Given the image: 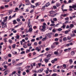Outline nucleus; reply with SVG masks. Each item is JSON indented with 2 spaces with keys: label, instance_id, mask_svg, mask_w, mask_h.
<instances>
[{
  "label": "nucleus",
  "instance_id": "31",
  "mask_svg": "<svg viewBox=\"0 0 76 76\" xmlns=\"http://www.w3.org/2000/svg\"><path fill=\"white\" fill-rule=\"evenodd\" d=\"M67 39L68 40H70V39H71V37H70V36H68L67 37Z\"/></svg>",
  "mask_w": 76,
  "mask_h": 76
},
{
  "label": "nucleus",
  "instance_id": "52",
  "mask_svg": "<svg viewBox=\"0 0 76 76\" xmlns=\"http://www.w3.org/2000/svg\"><path fill=\"white\" fill-rule=\"evenodd\" d=\"M31 7H32V8H33V9H34V8H35V6H34L33 5H31Z\"/></svg>",
  "mask_w": 76,
  "mask_h": 76
},
{
  "label": "nucleus",
  "instance_id": "35",
  "mask_svg": "<svg viewBox=\"0 0 76 76\" xmlns=\"http://www.w3.org/2000/svg\"><path fill=\"white\" fill-rule=\"evenodd\" d=\"M29 31L30 32H32V28H30L29 29Z\"/></svg>",
  "mask_w": 76,
  "mask_h": 76
},
{
  "label": "nucleus",
  "instance_id": "55",
  "mask_svg": "<svg viewBox=\"0 0 76 76\" xmlns=\"http://www.w3.org/2000/svg\"><path fill=\"white\" fill-rule=\"evenodd\" d=\"M23 75H24V76H25V75H26V72H24L23 73Z\"/></svg>",
  "mask_w": 76,
  "mask_h": 76
},
{
  "label": "nucleus",
  "instance_id": "45",
  "mask_svg": "<svg viewBox=\"0 0 76 76\" xmlns=\"http://www.w3.org/2000/svg\"><path fill=\"white\" fill-rule=\"evenodd\" d=\"M64 52H67V51H68L67 49H66L64 50Z\"/></svg>",
  "mask_w": 76,
  "mask_h": 76
},
{
  "label": "nucleus",
  "instance_id": "63",
  "mask_svg": "<svg viewBox=\"0 0 76 76\" xmlns=\"http://www.w3.org/2000/svg\"><path fill=\"white\" fill-rule=\"evenodd\" d=\"M37 74L36 73H34L33 74V75H32V76H37Z\"/></svg>",
  "mask_w": 76,
  "mask_h": 76
},
{
  "label": "nucleus",
  "instance_id": "26",
  "mask_svg": "<svg viewBox=\"0 0 76 76\" xmlns=\"http://www.w3.org/2000/svg\"><path fill=\"white\" fill-rule=\"evenodd\" d=\"M7 64V61L4 62L2 64V65L4 66V65H5V64Z\"/></svg>",
  "mask_w": 76,
  "mask_h": 76
},
{
  "label": "nucleus",
  "instance_id": "34",
  "mask_svg": "<svg viewBox=\"0 0 76 76\" xmlns=\"http://www.w3.org/2000/svg\"><path fill=\"white\" fill-rule=\"evenodd\" d=\"M25 51H23L21 52L20 54H25Z\"/></svg>",
  "mask_w": 76,
  "mask_h": 76
},
{
  "label": "nucleus",
  "instance_id": "16",
  "mask_svg": "<svg viewBox=\"0 0 76 76\" xmlns=\"http://www.w3.org/2000/svg\"><path fill=\"white\" fill-rule=\"evenodd\" d=\"M51 54H49L47 56V58H48L49 57H51Z\"/></svg>",
  "mask_w": 76,
  "mask_h": 76
},
{
  "label": "nucleus",
  "instance_id": "24",
  "mask_svg": "<svg viewBox=\"0 0 76 76\" xmlns=\"http://www.w3.org/2000/svg\"><path fill=\"white\" fill-rule=\"evenodd\" d=\"M31 51V50H27L26 51V53H28V52H30Z\"/></svg>",
  "mask_w": 76,
  "mask_h": 76
},
{
  "label": "nucleus",
  "instance_id": "33",
  "mask_svg": "<svg viewBox=\"0 0 76 76\" xmlns=\"http://www.w3.org/2000/svg\"><path fill=\"white\" fill-rule=\"evenodd\" d=\"M16 46V44H14L12 46V47L13 48H15L16 47H15Z\"/></svg>",
  "mask_w": 76,
  "mask_h": 76
},
{
  "label": "nucleus",
  "instance_id": "21",
  "mask_svg": "<svg viewBox=\"0 0 76 76\" xmlns=\"http://www.w3.org/2000/svg\"><path fill=\"white\" fill-rule=\"evenodd\" d=\"M57 30L58 31H62L63 29H62L61 28H59L58 29H57Z\"/></svg>",
  "mask_w": 76,
  "mask_h": 76
},
{
  "label": "nucleus",
  "instance_id": "51",
  "mask_svg": "<svg viewBox=\"0 0 76 76\" xmlns=\"http://www.w3.org/2000/svg\"><path fill=\"white\" fill-rule=\"evenodd\" d=\"M54 54L56 55V54H58V52H57L56 51H55L54 53Z\"/></svg>",
  "mask_w": 76,
  "mask_h": 76
},
{
  "label": "nucleus",
  "instance_id": "29",
  "mask_svg": "<svg viewBox=\"0 0 76 76\" xmlns=\"http://www.w3.org/2000/svg\"><path fill=\"white\" fill-rule=\"evenodd\" d=\"M53 45H55L56 44V45H58V42H54V43H53Z\"/></svg>",
  "mask_w": 76,
  "mask_h": 76
},
{
  "label": "nucleus",
  "instance_id": "46",
  "mask_svg": "<svg viewBox=\"0 0 76 76\" xmlns=\"http://www.w3.org/2000/svg\"><path fill=\"white\" fill-rule=\"evenodd\" d=\"M60 25V23H58L56 25H55V26L57 27H58V25Z\"/></svg>",
  "mask_w": 76,
  "mask_h": 76
},
{
  "label": "nucleus",
  "instance_id": "5",
  "mask_svg": "<svg viewBox=\"0 0 76 76\" xmlns=\"http://www.w3.org/2000/svg\"><path fill=\"white\" fill-rule=\"evenodd\" d=\"M25 1L26 2V5H29L30 2H29V0H26Z\"/></svg>",
  "mask_w": 76,
  "mask_h": 76
},
{
  "label": "nucleus",
  "instance_id": "27",
  "mask_svg": "<svg viewBox=\"0 0 76 76\" xmlns=\"http://www.w3.org/2000/svg\"><path fill=\"white\" fill-rule=\"evenodd\" d=\"M55 25V24L54 23H52L50 25V26H54Z\"/></svg>",
  "mask_w": 76,
  "mask_h": 76
},
{
  "label": "nucleus",
  "instance_id": "32",
  "mask_svg": "<svg viewBox=\"0 0 76 76\" xmlns=\"http://www.w3.org/2000/svg\"><path fill=\"white\" fill-rule=\"evenodd\" d=\"M51 48H54V45H53H53H51Z\"/></svg>",
  "mask_w": 76,
  "mask_h": 76
},
{
  "label": "nucleus",
  "instance_id": "10",
  "mask_svg": "<svg viewBox=\"0 0 76 76\" xmlns=\"http://www.w3.org/2000/svg\"><path fill=\"white\" fill-rule=\"evenodd\" d=\"M50 14H54V13H55V11H50L49 12Z\"/></svg>",
  "mask_w": 76,
  "mask_h": 76
},
{
  "label": "nucleus",
  "instance_id": "49",
  "mask_svg": "<svg viewBox=\"0 0 76 76\" xmlns=\"http://www.w3.org/2000/svg\"><path fill=\"white\" fill-rule=\"evenodd\" d=\"M17 20L18 22H20V19H17Z\"/></svg>",
  "mask_w": 76,
  "mask_h": 76
},
{
  "label": "nucleus",
  "instance_id": "11",
  "mask_svg": "<svg viewBox=\"0 0 76 76\" xmlns=\"http://www.w3.org/2000/svg\"><path fill=\"white\" fill-rule=\"evenodd\" d=\"M74 27V25L73 24H71L69 25V27L71 28H73Z\"/></svg>",
  "mask_w": 76,
  "mask_h": 76
},
{
  "label": "nucleus",
  "instance_id": "48",
  "mask_svg": "<svg viewBox=\"0 0 76 76\" xmlns=\"http://www.w3.org/2000/svg\"><path fill=\"white\" fill-rule=\"evenodd\" d=\"M36 6H39V4L38 3H36Z\"/></svg>",
  "mask_w": 76,
  "mask_h": 76
},
{
  "label": "nucleus",
  "instance_id": "19",
  "mask_svg": "<svg viewBox=\"0 0 76 76\" xmlns=\"http://www.w3.org/2000/svg\"><path fill=\"white\" fill-rule=\"evenodd\" d=\"M56 6L57 7H59V6H60V4L58 3H57L56 5Z\"/></svg>",
  "mask_w": 76,
  "mask_h": 76
},
{
  "label": "nucleus",
  "instance_id": "39",
  "mask_svg": "<svg viewBox=\"0 0 76 76\" xmlns=\"http://www.w3.org/2000/svg\"><path fill=\"white\" fill-rule=\"evenodd\" d=\"M16 13H15L14 14V15L12 16V18L15 17V16H16Z\"/></svg>",
  "mask_w": 76,
  "mask_h": 76
},
{
  "label": "nucleus",
  "instance_id": "9",
  "mask_svg": "<svg viewBox=\"0 0 76 76\" xmlns=\"http://www.w3.org/2000/svg\"><path fill=\"white\" fill-rule=\"evenodd\" d=\"M43 70H44V69L42 68L40 69H39L38 70V72H39V73H41L42 72V71H43Z\"/></svg>",
  "mask_w": 76,
  "mask_h": 76
},
{
  "label": "nucleus",
  "instance_id": "62",
  "mask_svg": "<svg viewBox=\"0 0 76 76\" xmlns=\"http://www.w3.org/2000/svg\"><path fill=\"white\" fill-rule=\"evenodd\" d=\"M68 32H69V31L67 30L65 31V34H68Z\"/></svg>",
  "mask_w": 76,
  "mask_h": 76
},
{
  "label": "nucleus",
  "instance_id": "3",
  "mask_svg": "<svg viewBox=\"0 0 76 76\" xmlns=\"http://www.w3.org/2000/svg\"><path fill=\"white\" fill-rule=\"evenodd\" d=\"M41 48L40 47H37L35 48V50H36V51H37L38 52L40 51H41Z\"/></svg>",
  "mask_w": 76,
  "mask_h": 76
},
{
  "label": "nucleus",
  "instance_id": "17",
  "mask_svg": "<svg viewBox=\"0 0 76 76\" xmlns=\"http://www.w3.org/2000/svg\"><path fill=\"white\" fill-rule=\"evenodd\" d=\"M71 54L72 56H73V55L75 54V52H74V51H72L71 52Z\"/></svg>",
  "mask_w": 76,
  "mask_h": 76
},
{
  "label": "nucleus",
  "instance_id": "20",
  "mask_svg": "<svg viewBox=\"0 0 76 76\" xmlns=\"http://www.w3.org/2000/svg\"><path fill=\"white\" fill-rule=\"evenodd\" d=\"M4 9V6H1L0 7V9Z\"/></svg>",
  "mask_w": 76,
  "mask_h": 76
},
{
  "label": "nucleus",
  "instance_id": "60",
  "mask_svg": "<svg viewBox=\"0 0 76 76\" xmlns=\"http://www.w3.org/2000/svg\"><path fill=\"white\" fill-rule=\"evenodd\" d=\"M18 26H19V24H18V25H17L16 26H15L14 28H18Z\"/></svg>",
  "mask_w": 76,
  "mask_h": 76
},
{
  "label": "nucleus",
  "instance_id": "50",
  "mask_svg": "<svg viewBox=\"0 0 76 76\" xmlns=\"http://www.w3.org/2000/svg\"><path fill=\"white\" fill-rule=\"evenodd\" d=\"M37 44H38L37 43V42H35L34 43V45H37Z\"/></svg>",
  "mask_w": 76,
  "mask_h": 76
},
{
  "label": "nucleus",
  "instance_id": "38",
  "mask_svg": "<svg viewBox=\"0 0 76 76\" xmlns=\"http://www.w3.org/2000/svg\"><path fill=\"white\" fill-rule=\"evenodd\" d=\"M12 12H13V11H12V10L10 11L9 12V15H10V14H11V13H12Z\"/></svg>",
  "mask_w": 76,
  "mask_h": 76
},
{
  "label": "nucleus",
  "instance_id": "25",
  "mask_svg": "<svg viewBox=\"0 0 76 76\" xmlns=\"http://www.w3.org/2000/svg\"><path fill=\"white\" fill-rule=\"evenodd\" d=\"M53 20L54 21H55V22L57 20V19L56 18H53Z\"/></svg>",
  "mask_w": 76,
  "mask_h": 76
},
{
  "label": "nucleus",
  "instance_id": "13",
  "mask_svg": "<svg viewBox=\"0 0 76 76\" xmlns=\"http://www.w3.org/2000/svg\"><path fill=\"white\" fill-rule=\"evenodd\" d=\"M47 36H45V38H43L42 39L43 41H45L47 39Z\"/></svg>",
  "mask_w": 76,
  "mask_h": 76
},
{
  "label": "nucleus",
  "instance_id": "40",
  "mask_svg": "<svg viewBox=\"0 0 76 76\" xmlns=\"http://www.w3.org/2000/svg\"><path fill=\"white\" fill-rule=\"evenodd\" d=\"M63 27V29H64L65 28V27H66V26H65V25H64L62 27H61V28Z\"/></svg>",
  "mask_w": 76,
  "mask_h": 76
},
{
  "label": "nucleus",
  "instance_id": "18",
  "mask_svg": "<svg viewBox=\"0 0 76 76\" xmlns=\"http://www.w3.org/2000/svg\"><path fill=\"white\" fill-rule=\"evenodd\" d=\"M75 8H76V4L72 5V8L75 9Z\"/></svg>",
  "mask_w": 76,
  "mask_h": 76
},
{
  "label": "nucleus",
  "instance_id": "59",
  "mask_svg": "<svg viewBox=\"0 0 76 76\" xmlns=\"http://www.w3.org/2000/svg\"><path fill=\"white\" fill-rule=\"evenodd\" d=\"M27 45L28 46V47H29V46H31V44L30 43H28L27 44Z\"/></svg>",
  "mask_w": 76,
  "mask_h": 76
},
{
  "label": "nucleus",
  "instance_id": "14",
  "mask_svg": "<svg viewBox=\"0 0 76 76\" xmlns=\"http://www.w3.org/2000/svg\"><path fill=\"white\" fill-rule=\"evenodd\" d=\"M67 39L66 37H65L63 38V41H67Z\"/></svg>",
  "mask_w": 76,
  "mask_h": 76
},
{
  "label": "nucleus",
  "instance_id": "22",
  "mask_svg": "<svg viewBox=\"0 0 76 76\" xmlns=\"http://www.w3.org/2000/svg\"><path fill=\"white\" fill-rule=\"evenodd\" d=\"M10 72V71L9 70H7L4 72V73H7V72Z\"/></svg>",
  "mask_w": 76,
  "mask_h": 76
},
{
  "label": "nucleus",
  "instance_id": "53",
  "mask_svg": "<svg viewBox=\"0 0 76 76\" xmlns=\"http://www.w3.org/2000/svg\"><path fill=\"white\" fill-rule=\"evenodd\" d=\"M56 30L54 29H53V30H52V32H56Z\"/></svg>",
  "mask_w": 76,
  "mask_h": 76
},
{
  "label": "nucleus",
  "instance_id": "1",
  "mask_svg": "<svg viewBox=\"0 0 76 76\" xmlns=\"http://www.w3.org/2000/svg\"><path fill=\"white\" fill-rule=\"evenodd\" d=\"M46 27L45 26H40L39 27V29L40 31H42L43 32H45V28Z\"/></svg>",
  "mask_w": 76,
  "mask_h": 76
},
{
  "label": "nucleus",
  "instance_id": "8",
  "mask_svg": "<svg viewBox=\"0 0 76 76\" xmlns=\"http://www.w3.org/2000/svg\"><path fill=\"white\" fill-rule=\"evenodd\" d=\"M47 58L45 59V61L46 63L48 62L49 61V60L50 59V58H48V59H46Z\"/></svg>",
  "mask_w": 76,
  "mask_h": 76
},
{
  "label": "nucleus",
  "instance_id": "12",
  "mask_svg": "<svg viewBox=\"0 0 76 76\" xmlns=\"http://www.w3.org/2000/svg\"><path fill=\"white\" fill-rule=\"evenodd\" d=\"M17 23V22H16V20H13V24L14 25H15V24H16Z\"/></svg>",
  "mask_w": 76,
  "mask_h": 76
},
{
  "label": "nucleus",
  "instance_id": "54",
  "mask_svg": "<svg viewBox=\"0 0 76 76\" xmlns=\"http://www.w3.org/2000/svg\"><path fill=\"white\" fill-rule=\"evenodd\" d=\"M69 20H67L65 22V23H69Z\"/></svg>",
  "mask_w": 76,
  "mask_h": 76
},
{
  "label": "nucleus",
  "instance_id": "28",
  "mask_svg": "<svg viewBox=\"0 0 76 76\" xmlns=\"http://www.w3.org/2000/svg\"><path fill=\"white\" fill-rule=\"evenodd\" d=\"M7 38L4 39V41L5 42H7Z\"/></svg>",
  "mask_w": 76,
  "mask_h": 76
},
{
  "label": "nucleus",
  "instance_id": "44",
  "mask_svg": "<svg viewBox=\"0 0 76 76\" xmlns=\"http://www.w3.org/2000/svg\"><path fill=\"white\" fill-rule=\"evenodd\" d=\"M57 75L56 74H53L52 75V76H56Z\"/></svg>",
  "mask_w": 76,
  "mask_h": 76
},
{
  "label": "nucleus",
  "instance_id": "57",
  "mask_svg": "<svg viewBox=\"0 0 76 76\" xmlns=\"http://www.w3.org/2000/svg\"><path fill=\"white\" fill-rule=\"evenodd\" d=\"M51 62L52 63H55V61H54V60H52L51 61Z\"/></svg>",
  "mask_w": 76,
  "mask_h": 76
},
{
  "label": "nucleus",
  "instance_id": "56",
  "mask_svg": "<svg viewBox=\"0 0 76 76\" xmlns=\"http://www.w3.org/2000/svg\"><path fill=\"white\" fill-rule=\"evenodd\" d=\"M31 41H32V42H34V41H35V39H32L31 40Z\"/></svg>",
  "mask_w": 76,
  "mask_h": 76
},
{
  "label": "nucleus",
  "instance_id": "2",
  "mask_svg": "<svg viewBox=\"0 0 76 76\" xmlns=\"http://www.w3.org/2000/svg\"><path fill=\"white\" fill-rule=\"evenodd\" d=\"M46 35L47 37H48L49 38H50L51 37V35H53V33H48Z\"/></svg>",
  "mask_w": 76,
  "mask_h": 76
},
{
  "label": "nucleus",
  "instance_id": "15",
  "mask_svg": "<svg viewBox=\"0 0 76 76\" xmlns=\"http://www.w3.org/2000/svg\"><path fill=\"white\" fill-rule=\"evenodd\" d=\"M47 70H46L45 73L46 74H48V71H49V68H47Z\"/></svg>",
  "mask_w": 76,
  "mask_h": 76
},
{
  "label": "nucleus",
  "instance_id": "47",
  "mask_svg": "<svg viewBox=\"0 0 76 76\" xmlns=\"http://www.w3.org/2000/svg\"><path fill=\"white\" fill-rule=\"evenodd\" d=\"M30 23H31V22L28 21V26H29Z\"/></svg>",
  "mask_w": 76,
  "mask_h": 76
},
{
  "label": "nucleus",
  "instance_id": "36",
  "mask_svg": "<svg viewBox=\"0 0 76 76\" xmlns=\"http://www.w3.org/2000/svg\"><path fill=\"white\" fill-rule=\"evenodd\" d=\"M23 47L24 48H27V45H23Z\"/></svg>",
  "mask_w": 76,
  "mask_h": 76
},
{
  "label": "nucleus",
  "instance_id": "7",
  "mask_svg": "<svg viewBox=\"0 0 76 76\" xmlns=\"http://www.w3.org/2000/svg\"><path fill=\"white\" fill-rule=\"evenodd\" d=\"M7 23H5V24L2 25V28H5V27L7 28V24H6Z\"/></svg>",
  "mask_w": 76,
  "mask_h": 76
},
{
  "label": "nucleus",
  "instance_id": "41",
  "mask_svg": "<svg viewBox=\"0 0 76 76\" xmlns=\"http://www.w3.org/2000/svg\"><path fill=\"white\" fill-rule=\"evenodd\" d=\"M19 37H20L19 35H17L16 36L17 39H19Z\"/></svg>",
  "mask_w": 76,
  "mask_h": 76
},
{
  "label": "nucleus",
  "instance_id": "42",
  "mask_svg": "<svg viewBox=\"0 0 76 76\" xmlns=\"http://www.w3.org/2000/svg\"><path fill=\"white\" fill-rule=\"evenodd\" d=\"M8 56L9 57H12V55L10 54H8Z\"/></svg>",
  "mask_w": 76,
  "mask_h": 76
},
{
  "label": "nucleus",
  "instance_id": "37",
  "mask_svg": "<svg viewBox=\"0 0 76 76\" xmlns=\"http://www.w3.org/2000/svg\"><path fill=\"white\" fill-rule=\"evenodd\" d=\"M65 20H69V17H67L64 18Z\"/></svg>",
  "mask_w": 76,
  "mask_h": 76
},
{
  "label": "nucleus",
  "instance_id": "30",
  "mask_svg": "<svg viewBox=\"0 0 76 76\" xmlns=\"http://www.w3.org/2000/svg\"><path fill=\"white\" fill-rule=\"evenodd\" d=\"M69 61L70 63H72L73 62V61L72 60V59H70Z\"/></svg>",
  "mask_w": 76,
  "mask_h": 76
},
{
  "label": "nucleus",
  "instance_id": "6",
  "mask_svg": "<svg viewBox=\"0 0 76 76\" xmlns=\"http://www.w3.org/2000/svg\"><path fill=\"white\" fill-rule=\"evenodd\" d=\"M57 15H58L57 13H56L55 14H54L53 15H51L50 14L49 15L50 16H51V17H52V18H54L55 16H56Z\"/></svg>",
  "mask_w": 76,
  "mask_h": 76
},
{
  "label": "nucleus",
  "instance_id": "64",
  "mask_svg": "<svg viewBox=\"0 0 76 76\" xmlns=\"http://www.w3.org/2000/svg\"><path fill=\"white\" fill-rule=\"evenodd\" d=\"M12 19V17L11 16H10L9 18V20H10Z\"/></svg>",
  "mask_w": 76,
  "mask_h": 76
},
{
  "label": "nucleus",
  "instance_id": "23",
  "mask_svg": "<svg viewBox=\"0 0 76 76\" xmlns=\"http://www.w3.org/2000/svg\"><path fill=\"white\" fill-rule=\"evenodd\" d=\"M16 73V72L14 71L12 72V74H10V75H13V74H15V73Z\"/></svg>",
  "mask_w": 76,
  "mask_h": 76
},
{
  "label": "nucleus",
  "instance_id": "61",
  "mask_svg": "<svg viewBox=\"0 0 76 76\" xmlns=\"http://www.w3.org/2000/svg\"><path fill=\"white\" fill-rule=\"evenodd\" d=\"M58 36V34L57 33L56 34H55V37H57V36Z\"/></svg>",
  "mask_w": 76,
  "mask_h": 76
},
{
  "label": "nucleus",
  "instance_id": "4",
  "mask_svg": "<svg viewBox=\"0 0 76 76\" xmlns=\"http://www.w3.org/2000/svg\"><path fill=\"white\" fill-rule=\"evenodd\" d=\"M68 16V14H61V16H63L64 18L65 17H67Z\"/></svg>",
  "mask_w": 76,
  "mask_h": 76
},
{
  "label": "nucleus",
  "instance_id": "43",
  "mask_svg": "<svg viewBox=\"0 0 76 76\" xmlns=\"http://www.w3.org/2000/svg\"><path fill=\"white\" fill-rule=\"evenodd\" d=\"M9 41L10 42V43H12V40H11V39H9Z\"/></svg>",
  "mask_w": 76,
  "mask_h": 76
},
{
  "label": "nucleus",
  "instance_id": "58",
  "mask_svg": "<svg viewBox=\"0 0 76 76\" xmlns=\"http://www.w3.org/2000/svg\"><path fill=\"white\" fill-rule=\"evenodd\" d=\"M34 12V10H31L30 11V13H32V12Z\"/></svg>",
  "mask_w": 76,
  "mask_h": 76
}]
</instances>
